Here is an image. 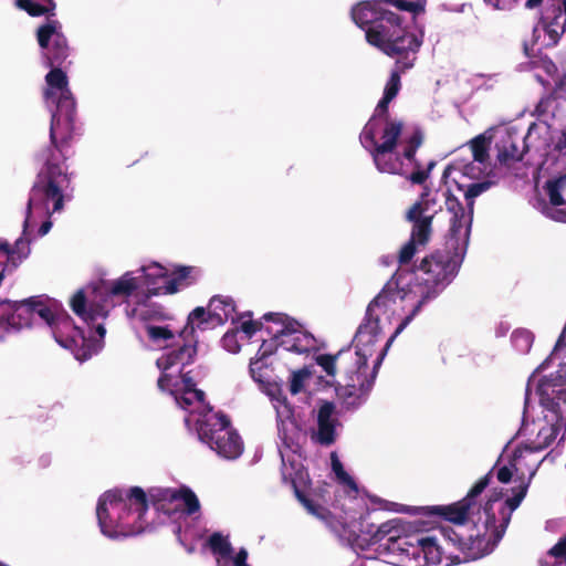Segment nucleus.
<instances>
[{
  "instance_id": "f257e3e1",
  "label": "nucleus",
  "mask_w": 566,
  "mask_h": 566,
  "mask_svg": "<svg viewBox=\"0 0 566 566\" xmlns=\"http://www.w3.org/2000/svg\"><path fill=\"white\" fill-rule=\"evenodd\" d=\"M556 106L553 98H542L535 106L533 115L537 122L533 123L524 134L514 125L490 128V144L494 140L496 158L500 164L510 165L523 158L524 153L534 150L544 159L539 170L555 175L545 185L549 198V206L564 205L560 190L566 185V135L549 124V117H556L551 112Z\"/></svg>"
},
{
  "instance_id": "f03ea898",
  "label": "nucleus",
  "mask_w": 566,
  "mask_h": 566,
  "mask_svg": "<svg viewBox=\"0 0 566 566\" xmlns=\"http://www.w3.org/2000/svg\"><path fill=\"white\" fill-rule=\"evenodd\" d=\"M566 432V353L554 348L531 374L520 434L530 448L543 451Z\"/></svg>"
},
{
  "instance_id": "7ed1b4c3",
  "label": "nucleus",
  "mask_w": 566,
  "mask_h": 566,
  "mask_svg": "<svg viewBox=\"0 0 566 566\" xmlns=\"http://www.w3.org/2000/svg\"><path fill=\"white\" fill-rule=\"evenodd\" d=\"M168 516L191 515L200 510L195 492L186 486H155L146 493L139 486L114 489L103 493L97 502L96 516L103 535L122 538L144 532L148 503Z\"/></svg>"
},
{
  "instance_id": "20e7f679",
  "label": "nucleus",
  "mask_w": 566,
  "mask_h": 566,
  "mask_svg": "<svg viewBox=\"0 0 566 566\" xmlns=\"http://www.w3.org/2000/svg\"><path fill=\"white\" fill-rule=\"evenodd\" d=\"M489 485L490 474H485L472 486L464 499L449 505L409 506L380 497H373L371 503L374 509L381 511L437 516L454 524H463L471 520L478 526V533L470 537L468 554L472 559H479L494 551L515 511L490 495L484 505H481L479 497Z\"/></svg>"
},
{
  "instance_id": "39448f33",
  "label": "nucleus",
  "mask_w": 566,
  "mask_h": 566,
  "mask_svg": "<svg viewBox=\"0 0 566 566\" xmlns=\"http://www.w3.org/2000/svg\"><path fill=\"white\" fill-rule=\"evenodd\" d=\"M192 348L181 352L177 360L164 357L159 366L165 370L159 380V390L171 396L176 405L185 411V424L195 430L201 442L221 458L234 460L243 452V443L231 428L224 415L213 412L205 400V392L192 388L187 380L180 379L181 366L189 361Z\"/></svg>"
},
{
  "instance_id": "423d86ee",
  "label": "nucleus",
  "mask_w": 566,
  "mask_h": 566,
  "mask_svg": "<svg viewBox=\"0 0 566 566\" xmlns=\"http://www.w3.org/2000/svg\"><path fill=\"white\" fill-rule=\"evenodd\" d=\"M263 319L266 321V337H262L258 353L251 358L249 373L260 390L270 397L276 411L279 433L289 440L296 429L293 411L266 358L277 350L298 355L310 353L317 348V340L303 324L286 314L268 313Z\"/></svg>"
},
{
  "instance_id": "0eeeda50",
  "label": "nucleus",
  "mask_w": 566,
  "mask_h": 566,
  "mask_svg": "<svg viewBox=\"0 0 566 566\" xmlns=\"http://www.w3.org/2000/svg\"><path fill=\"white\" fill-rule=\"evenodd\" d=\"M399 90V75L398 72H394L359 139L379 172L407 176L415 166V154L422 144L423 135L419 128H406L402 120L387 115L388 104L397 96Z\"/></svg>"
},
{
  "instance_id": "6e6552de",
  "label": "nucleus",
  "mask_w": 566,
  "mask_h": 566,
  "mask_svg": "<svg viewBox=\"0 0 566 566\" xmlns=\"http://www.w3.org/2000/svg\"><path fill=\"white\" fill-rule=\"evenodd\" d=\"M469 240L470 233L462 240L453 232L452 222H449V252H437L423 259L415 271L398 272L386 284L384 289H390V295L400 305L399 310L407 312L400 327L408 326L422 307L451 283L467 253Z\"/></svg>"
},
{
  "instance_id": "1a4fd4ad",
  "label": "nucleus",
  "mask_w": 566,
  "mask_h": 566,
  "mask_svg": "<svg viewBox=\"0 0 566 566\" xmlns=\"http://www.w3.org/2000/svg\"><path fill=\"white\" fill-rule=\"evenodd\" d=\"M491 133H482L460 148L461 156L455 157L446 168L444 177L451 178L463 192L467 205L463 206L451 192H446L448 221L453 232L465 240L471 233L475 198L496 184L490 161Z\"/></svg>"
},
{
  "instance_id": "9d476101",
  "label": "nucleus",
  "mask_w": 566,
  "mask_h": 566,
  "mask_svg": "<svg viewBox=\"0 0 566 566\" xmlns=\"http://www.w3.org/2000/svg\"><path fill=\"white\" fill-rule=\"evenodd\" d=\"M50 112L52 113L51 145L38 154L41 168L30 192L31 209H36L40 216L48 213L46 203L53 202V210H62L64 201L71 198V179L66 159L70 156V144L76 134L75 105L70 109L63 106L53 107Z\"/></svg>"
},
{
  "instance_id": "9b49d317",
  "label": "nucleus",
  "mask_w": 566,
  "mask_h": 566,
  "mask_svg": "<svg viewBox=\"0 0 566 566\" xmlns=\"http://www.w3.org/2000/svg\"><path fill=\"white\" fill-rule=\"evenodd\" d=\"M390 295V289H384L368 305L366 319L358 327L349 348L354 366L358 371L360 387L369 391L378 369L395 338L407 327H400L407 312Z\"/></svg>"
},
{
  "instance_id": "f8f14e48",
  "label": "nucleus",
  "mask_w": 566,
  "mask_h": 566,
  "mask_svg": "<svg viewBox=\"0 0 566 566\" xmlns=\"http://www.w3.org/2000/svg\"><path fill=\"white\" fill-rule=\"evenodd\" d=\"M41 321L51 331L55 342L71 350L78 360H86L101 350V344L86 338L82 327L73 324L61 303L45 295L31 296L21 302H0V326L18 332Z\"/></svg>"
},
{
  "instance_id": "ddd939ff",
  "label": "nucleus",
  "mask_w": 566,
  "mask_h": 566,
  "mask_svg": "<svg viewBox=\"0 0 566 566\" xmlns=\"http://www.w3.org/2000/svg\"><path fill=\"white\" fill-rule=\"evenodd\" d=\"M142 294L137 269L126 271L117 279L99 282L77 291L71 298L73 312L83 321L87 331L86 338L104 344L106 329L103 321L114 307L113 297H130Z\"/></svg>"
},
{
  "instance_id": "4468645a",
  "label": "nucleus",
  "mask_w": 566,
  "mask_h": 566,
  "mask_svg": "<svg viewBox=\"0 0 566 566\" xmlns=\"http://www.w3.org/2000/svg\"><path fill=\"white\" fill-rule=\"evenodd\" d=\"M547 457L548 453L543 455L523 440L513 451L507 464L496 465L488 473L490 481L493 473H496L497 481L503 484L501 488H492L490 496L505 503L511 510H516L525 499L538 467Z\"/></svg>"
},
{
  "instance_id": "2eb2a0df",
  "label": "nucleus",
  "mask_w": 566,
  "mask_h": 566,
  "mask_svg": "<svg viewBox=\"0 0 566 566\" xmlns=\"http://www.w3.org/2000/svg\"><path fill=\"white\" fill-rule=\"evenodd\" d=\"M291 467H287L285 461V457L282 454V479L285 482H290L294 488L295 495L297 500L302 503L305 510L315 516L316 518L323 521L328 525V527L339 537V534L334 530L337 528L342 531V524L345 522V510L344 506L349 502L350 499H364L366 505L370 509V513L376 511L371 503V499L374 496H369L368 500L365 496L359 495L358 488L354 479L344 470L342 462L337 458L335 453L331 455L332 470L338 481V483L343 486V491L346 493L342 502V513L337 516H331L329 512L323 506L314 503L311 499L304 495L297 488V484L303 482L306 478V473L303 470V467L300 462L295 460L287 459Z\"/></svg>"
},
{
  "instance_id": "dca6fc26",
  "label": "nucleus",
  "mask_w": 566,
  "mask_h": 566,
  "mask_svg": "<svg viewBox=\"0 0 566 566\" xmlns=\"http://www.w3.org/2000/svg\"><path fill=\"white\" fill-rule=\"evenodd\" d=\"M527 10H539V21L532 30V38L524 40L526 55L534 52L535 45L549 48L558 43L566 31V0H515Z\"/></svg>"
},
{
  "instance_id": "f3484780",
  "label": "nucleus",
  "mask_w": 566,
  "mask_h": 566,
  "mask_svg": "<svg viewBox=\"0 0 566 566\" xmlns=\"http://www.w3.org/2000/svg\"><path fill=\"white\" fill-rule=\"evenodd\" d=\"M315 360L327 376L335 377L337 370L344 374V384L336 388V395L346 410H354L364 402L368 390L360 387L361 381L358 379L350 349L340 350L335 356L322 354Z\"/></svg>"
},
{
  "instance_id": "a211bd4d",
  "label": "nucleus",
  "mask_w": 566,
  "mask_h": 566,
  "mask_svg": "<svg viewBox=\"0 0 566 566\" xmlns=\"http://www.w3.org/2000/svg\"><path fill=\"white\" fill-rule=\"evenodd\" d=\"M46 207L49 208L48 213L40 216L36 213V209H31L30 201L28 202L22 237L14 242L13 247L7 240L0 239V268L15 270L28 259L31 253L32 232L39 223L38 237L49 233L52 228L50 216L61 210H53V202L46 203Z\"/></svg>"
},
{
  "instance_id": "6ab92c4d",
  "label": "nucleus",
  "mask_w": 566,
  "mask_h": 566,
  "mask_svg": "<svg viewBox=\"0 0 566 566\" xmlns=\"http://www.w3.org/2000/svg\"><path fill=\"white\" fill-rule=\"evenodd\" d=\"M146 332L148 339L150 342V347L153 349H165V352L160 355V357L156 360V366L160 371V375L157 380V386L159 387V380L164 375V369L159 366V360L164 357L169 356L174 360H177L178 356H180L181 352L187 348H192L193 353L191 354V358L189 361L185 363L180 368V379L187 380L192 388H196L192 378L189 376V371H185V368L193 361V358L197 354L196 343L197 339L191 337L190 339H186L188 335H192L190 329L186 332V328L179 334L176 335L168 326L156 325V324H147Z\"/></svg>"
},
{
  "instance_id": "aec40b11",
  "label": "nucleus",
  "mask_w": 566,
  "mask_h": 566,
  "mask_svg": "<svg viewBox=\"0 0 566 566\" xmlns=\"http://www.w3.org/2000/svg\"><path fill=\"white\" fill-rule=\"evenodd\" d=\"M438 212L437 199L426 192L407 211V220L412 223L411 238L399 252V263L407 264L416 254L417 248L424 245L432 233V219Z\"/></svg>"
},
{
  "instance_id": "412c9836",
  "label": "nucleus",
  "mask_w": 566,
  "mask_h": 566,
  "mask_svg": "<svg viewBox=\"0 0 566 566\" xmlns=\"http://www.w3.org/2000/svg\"><path fill=\"white\" fill-rule=\"evenodd\" d=\"M234 301L224 295H214L210 298L208 306H198L190 312L187 318L186 332L207 331L223 325L226 322H235Z\"/></svg>"
},
{
  "instance_id": "4be33fe9",
  "label": "nucleus",
  "mask_w": 566,
  "mask_h": 566,
  "mask_svg": "<svg viewBox=\"0 0 566 566\" xmlns=\"http://www.w3.org/2000/svg\"><path fill=\"white\" fill-rule=\"evenodd\" d=\"M382 44V52L396 59V69L391 72H401L411 69L417 59V53L422 44V33L409 32L401 30L389 44Z\"/></svg>"
},
{
  "instance_id": "5701e85b",
  "label": "nucleus",
  "mask_w": 566,
  "mask_h": 566,
  "mask_svg": "<svg viewBox=\"0 0 566 566\" xmlns=\"http://www.w3.org/2000/svg\"><path fill=\"white\" fill-rule=\"evenodd\" d=\"M313 415L314 424L308 429L312 442L325 447L333 444L342 428L335 405L331 401H321Z\"/></svg>"
},
{
  "instance_id": "b1692460",
  "label": "nucleus",
  "mask_w": 566,
  "mask_h": 566,
  "mask_svg": "<svg viewBox=\"0 0 566 566\" xmlns=\"http://www.w3.org/2000/svg\"><path fill=\"white\" fill-rule=\"evenodd\" d=\"M38 41L49 66L60 65L69 55L66 38L62 32L61 23L55 19H48L38 29Z\"/></svg>"
},
{
  "instance_id": "393cba45",
  "label": "nucleus",
  "mask_w": 566,
  "mask_h": 566,
  "mask_svg": "<svg viewBox=\"0 0 566 566\" xmlns=\"http://www.w3.org/2000/svg\"><path fill=\"white\" fill-rule=\"evenodd\" d=\"M232 324L234 327L227 331L220 340L222 348L230 354H238L241 349V342L250 339L256 333L261 334V338L266 336V321L264 319V323L255 322L249 312L238 315L237 321Z\"/></svg>"
},
{
  "instance_id": "a878e982",
  "label": "nucleus",
  "mask_w": 566,
  "mask_h": 566,
  "mask_svg": "<svg viewBox=\"0 0 566 566\" xmlns=\"http://www.w3.org/2000/svg\"><path fill=\"white\" fill-rule=\"evenodd\" d=\"M51 67L52 70L45 76V104L49 109L61 106L70 109L71 106L75 105V102L69 88L67 76L60 67L55 65Z\"/></svg>"
},
{
  "instance_id": "bb28decb",
  "label": "nucleus",
  "mask_w": 566,
  "mask_h": 566,
  "mask_svg": "<svg viewBox=\"0 0 566 566\" xmlns=\"http://www.w3.org/2000/svg\"><path fill=\"white\" fill-rule=\"evenodd\" d=\"M537 69L543 72L535 74L537 81L547 90H553L555 96H547L546 98H553L556 101V106L551 112L556 114V109L562 105L566 104V74L559 72L557 66L552 60L541 59Z\"/></svg>"
},
{
  "instance_id": "cd10ccee",
  "label": "nucleus",
  "mask_w": 566,
  "mask_h": 566,
  "mask_svg": "<svg viewBox=\"0 0 566 566\" xmlns=\"http://www.w3.org/2000/svg\"><path fill=\"white\" fill-rule=\"evenodd\" d=\"M137 272L144 297L165 296V281L169 274L168 266L156 261H147L137 268Z\"/></svg>"
},
{
  "instance_id": "c85d7f7f",
  "label": "nucleus",
  "mask_w": 566,
  "mask_h": 566,
  "mask_svg": "<svg viewBox=\"0 0 566 566\" xmlns=\"http://www.w3.org/2000/svg\"><path fill=\"white\" fill-rule=\"evenodd\" d=\"M381 17L392 21L394 12L384 8L378 1H361L352 9L353 21L365 31L376 25Z\"/></svg>"
},
{
  "instance_id": "c756f323",
  "label": "nucleus",
  "mask_w": 566,
  "mask_h": 566,
  "mask_svg": "<svg viewBox=\"0 0 566 566\" xmlns=\"http://www.w3.org/2000/svg\"><path fill=\"white\" fill-rule=\"evenodd\" d=\"M209 547L217 556L218 566H249L247 564L248 552L241 548L234 557H231L232 547L228 536L213 533L208 541Z\"/></svg>"
},
{
  "instance_id": "7c9ffc66",
  "label": "nucleus",
  "mask_w": 566,
  "mask_h": 566,
  "mask_svg": "<svg viewBox=\"0 0 566 566\" xmlns=\"http://www.w3.org/2000/svg\"><path fill=\"white\" fill-rule=\"evenodd\" d=\"M169 274L165 281V295H174L195 284L201 276L197 266L177 265L168 268Z\"/></svg>"
},
{
  "instance_id": "2f4dec72",
  "label": "nucleus",
  "mask_w": 566,
  "mask_h": 566,
  "mask_svg": "<svg viewBox=\"0 0 566 566\" xmlns=\"http://www.w3.org/2000/svg\"><path fill=\"white\" fill-rule=\"evenodd\" d=\"M392 21H387L380 18L378 23L374 27H369L366 30V40L367 42L376 46L382 52V42L384 44H389V42L401 32L402 28L400 27L399 15L394 12Z\"/></svg>"
},
{
  "instance_id": "473e14b6",
  "label": "nucleus",
  "mask_w": 566,
  "mask_h": 566,
  "mask_svg": "<svg viewBox=\"0 0 566 566\" xmlns=\"http://www.w3.org/2000/svg\"><path fill=\"white\" fill-rule=\"evenodd\" d=\"M132 317L143 321L147 324H155V322L168 318V314L164 307L156 304H138L132 311Z\"/></svg>"
},
{
  "instance_id": "72a5a7b5",
  "label": "nucleus",
  "mask_w": 566,
  "mask_h": 566,
  "mask_svg": "<svg viewBox=\"0 0 566 566\" xmlns=\"http://www.w3.org/2000/svg\"><path fill=\"white\" fill-rule=\"evenodd\" d=\"M534 334L526 328H517L511 335V343L513 348L522 355L530 353L533 343Z\"/></svg>"
},
{
  "instance_id": "f704fd0d",
  "label": "nucleus",
  "mask_w": 566,
  "mask_h": 566,
  "mask_svg": "<svg viewBox=\"0 0 566 566\" xmlns=\"http://www.w3.org/2000/svg\"><path fill=\"white\" fill-rule=\"evenodd\" d=\"M311 377V373L307 368H302L292 373L290 378V391L293 395L300 394L304 388L305 384Z\"/></svg>"
},
{
  "instance_id": "c9c22d12",
  "label": "nucleus",
  "mask_w": 566,
  "mask_h": 566,
  "mask_svg": "<svg viewBox=\"0 0 566 566\" xmlns=\"http://www.w3.org/2000/svg\"><path fill=\"white\" fill-rule=\"evenodd\" d=\"M549 557H554L556 559L554 566H560L563 564L566 565V536L553 546L549 551ZM548 562L545 560L542 563V566H548Z\"/></svg>"
},
{
  "instance_id": "e433bc0d",
  "label": "nucleus",
  "mask_w": 566,
  "mask_h": 566,
  "mask_svg": "<svg viewBox=\"0 0 566 566\" xmlns=\"http://www.w3.org/2000/svg\"><path fill=\"white\" fill-rule=\"evenodd\" d=\"M384 1L397 7L398 9L415 12V13L421 12L424 9L423 3H421L420 1H417V2H410L408 0H384Z\"/></svg>"
},
{
  "instance_id": "4c0bfd02",
  "label": "nucleus",
  "mask_w": 566,
  "mask_h": 566,
  "mask_svg": "<svg viewBox=\"0 0 566 566\" xmlns=\"http://www.w3.org/2000/svg\"><path fill=\"white\" fill-rule=\"evenodd\" d=\"M415 168H418L417 163L415 161V166L407 172H410L409 179L413 184H422L428 178V171L417 169L413 171Z\"/></svg>"
},
{
  "instance_id": "58836bf2",
  "label": "nucleus",
  "mask_w": 566,
  "mask_h": 566,
  "mask_svg": "<svg viewBox=\"0 0 566 566\" xmlns=\"http://www.w3.org/2000/svg\"><path fill=\"white\" fill-rule=\"evenodd\" d=\"M556 113L558 114V116H557V117H552V116L549 117V119H551V118L553 119V122H552L551 124H552L554 127H556L557 129H559V130H562L563 133H565V135H566V130H565V129H563V128L560 127V125L558 124V122H559V120H560V118H562V115L559 114L558 108L556 109Z\"/></svg>"
},
{
  "instance_id": "ea45409f",
  "label": "nucleus",
  "mask_w": 566,
  "mask_h": 566,
  "mask_svg": "<svg viewBox=\"0 0 566 566\" xmlns=\"http://www.w3.org/2000/svg\"><path fill=\"white\" fill-rule=\"evenodd\" d=\"M556 113L558 114V116H557V117H552V116L549 117V119H551V118L553 119V122H552L551 124H552L554 127H556L557 129H559V130H562L563 133H565V135H566V130H565V129H563V128L560 127V125L558 124V122H559V120H560V118H562V115L559 114L558 108L556 109Z\"/></svg>"
},
{
  "instance_id": "a19ab883",
  "label": "nucleus",
  "mask_w": 566,
  "mask_h": 566,
  "mask_svg": "<svg viewBox=\"0 0 566 566\" xmlns=\"http://www.w3.org/2000/svg\"><path fill=\"white\" fill-rule=\"evenodd\" d=\"M484 2L489 6H492L494 7L495 9H500L499 4H497V1L495 0H484Z\"/></svg>"
},
{
  "instance_id": "79ce46f5",
  "label": "nucleus",
  "mask_w": 566,
  "mask_h": 566,
  "mask_svg": "<svg viewBox=\"0 0 566 566\" xmlns=\"http://www.w3.org/2000/svg\"><path fill=\"white\" fill-rule=\"evenodd\" d=\"M350 566H364L361 562H355Z\"/></svg>"
},
{
  "instance_id": "37998d69",
  "label": "nucleus",
  "mask_w": 566,
  "mask_h": 566,
  "mask_svg": "<svg viewBox=\"0 0 566 566\" xmlns=\"http://www.w3.org/2000/svg\"><path fill=\"white\" fill-rule=\"evenodd\" d=\"M433 166H434V164H433V163H430V164H429V169H431Z\"/></svg>"
}]
</instances>
